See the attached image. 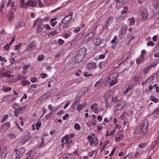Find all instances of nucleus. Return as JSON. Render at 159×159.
<instances>
[{"label":"nucleus","mask_w":159,"mask_h":159,"mask_svg":"<svg viewBox=\"0 0 159 159\" xmlns=\"http://www.w3.org/2000/svg\"><path fill=\"white\" fill-rule=\"evenodd\" d=\"M45 28V30H43L41 34L42 35H46L47 33V31H49L51 30V28L48 24H40L38 27L36 32V33H39L41 32Z\"/></svg>","instance_id":"nucleus-1"},{"label":"nucleus","mask_w":159,"mask_h":159,"mask_svg":"<svg viewBox=\"0 0 159 159\" xmlns=\"http://www.w3.org/2000/svg\"><path fill=\"white\" fill-rule=\"evenodd\" d=\"M112 91L109 90L107 91L104 95V100L105 103V106L107 108L110 107L111 105L110 104V99L111 98L112 95Z\"/></svg>","instance_id":"nucleus-2"},{"label":"nucleus","mask_w":159,"mask_h":159,"mask_svg":"<svg viewBox=\"0 0 159 159\" xmlns=\"http://www.w3.org/2000/svg\"><path fill=\"white\" fill-rule=\"evenodd\" d=\"M117 74L116 73H113L109 75L107 81L109 83L110 86L115 85L117 83Z\"/></svg>","instance_id":"nucleus-3"},{"label":"nucleus","mask_w":159,"mask_h":159,"mask_svg":"<svg viewBox=\"0 0 159 159\" xmlns=\"http://www.w3.org/2000/svg\"><path fill=\"white\" fill-rule=\"evenodd\" d=\"M126 102L125 101L123 100L119 101L114 107L115 111L120 110L126 107Z\"/></svg>","instance_id":"nucleus-4"},{"label":"nucleus","mask_w":159,"mask_h":159,"mask_svg":"<svg viewBox=\"0 0 159 159\" xmlns=\"http://www.w3.org/2000/svg\"><path fill=\"white\" fill-rule=\"evenodd\" d=\"M15 152H16V159H19L21 157L25 152V149L22 147L20 149L17 150L15 149Z\"/></svg>","instance_id":"nucleus-5"},{"label":"nucleus","mask_w":159,"mask_h":159,"mask_svg":"<svg viewBox=\"0 0 159 159\" xmlns=\"http://www.w3.org/2000/svg\"><path fill=\"white\" fill-rule=\"evenodd\" d=\"M87 139L90 145L92 146L94 144V146H96L98 144V141L97 139H93L91 136L89 135L87 137Z\"/></svg>","instance_id":"nucleus-6"},{"label":"nucleus","mask_w":159,"mask_h":159,"mask_svg":"<svg viewBox=\"0 0 159 159\" xmlns=\"http://www.w3.org/2000/svg\"><path fill=\"white\" fill-rule=\"evenodd\" d=\"M148 123L147 120H144L142 124V128L143 133L146 134L148 132Z\"/></svg>","instance_id":"nucleus-7"},{"label":"nucleus","mask_w":159,"mask_h":159,"mask_svg":"<svg viewBox=\"0 0 159 159\" xmlns=\"http://www.w3.org/2000/svg\"><path fill=\"white\" fill-rule=\"evenodd\" d=\"M73 16V13H70L67 15H66L65 18L63 19L61 21V23H67L68 22L70 21L72 18Z\"/></svg>","instance_id":"nucleus-8"},{"label":"nucleus","mask_w":159,"mask_h":159,"mask_svg":"<svg viewBox=\"0 0 159 159\" xmlns=\"http://www.w3.org/2000/svg\"><path fill=\"white\" fill-rule=\"evenodd\" d=\"M35 43L33 42L29 43L25 47V51L26 52H29L31 51L35 47Z\"/></svg>","instance_id":"nucleus-9"},{"label":"nucleus","mask_w":159,"mask_h":159,"mask_svg":"<svg viewBox=\"0 0 159 159\" xmlns=\"http://www.w3.org/2000/svg\"><path fill=\"white\" fill-rule=\"evenodd\" d=\"M37 3V0H29L27 2V8L28 7H35Z\"/></svg>","instance_id":"nucleus-10"},{"label":"nucleus","mask_w":159,"mask_h":159,"mask_svg":"<svg viewBox=\"0 0 159 159\" xmlns=\"http://www.w3.org/2000/svg\"><path fill=\"white\" fill-rule=\"evenodd\" d=\"M124 134L121 132H118L116 135V142H119L124 138Z\"/></svg>","instance_id":"nucleus-11"},{"label":"nucleus","mask_w":159,"mask_h":159,"mask_svg":"<svg viewBox=\"0 0 159 159\" xmlns=\"http://www.w3.org/2000/svg\"><path fill=\"white\" fill-rule=\"evenodd\" d=\"M91 108L92 110L95 113H98L99 111L98 104L96 103L93 104L91 106Z\"/></svg>","instance_id":"nucleus-12"},{"label":"nucleus","mask_w":159,"mask_h":159,"mask_svg":"<svg viewBox=\"0 0 159 159\" xmlns=\"http://www.w3.org/2000/svg\"><path fill=\"white\" fill-rule=\"evenodd\" d=\"M4 98L8 102H12L14 100V98H12L11 95L5 96Z\"/></svg>","instance_id":"nucleus-13"},{"label":"nucleus","mask_w":159,"mask_h":159,"mask_svg":"<svg viewBox=\"0 0 159 159\" xmlns=\"http://www.w3.org/2000/svg\"><path fill=\"white\" fill-rule=\"evenodd\" d=\"M87 67L89 69L92 70L96 68L97 65L94 62H91L88 64Z\"/></svg>","instance_id":"nucleus-14"},{"label":"nucleus","mask_w":159,"mask_h":159,"mask_svg":"<svg viewBox=\"0 0 159 159\" xmlns=\"http://www.w3.org/2000/svg\"><path fill=\"white\" fill-rule=\"evenodd\" d=\"M141 15L144 19H146L148 16V14L147 10L143 9L141 11Z\"/></svg>","instance_id":"nucleus-15"},{"label":"nucleus","mask_w":159,"mask_h":159,"mask_svg":"<svg viewBox=\"0 0 159 159\" xmlns=\"http://www.w3.org/2000/svg\"><path fill=\"white\" fill-rule=\"evenodd\" d=\"M57 20V17L52 19L51 20L50 24L52 26L54 27L56 24H57V22L55 21Z\"/></svg>","instance_id":"nucleus-16"},{"label":"nucleus","mask_w":159,"mask_h":159,"mask_svg":"<svg viewBox=\"0 0 159 159\" xmlns=\"http://www.w3.org/2000/svg\"><path fill=\"white\" fill-rule=\"evenodd\" d=\"M128 23L129 25H133L135 23V20L133 17H132L128 19Z\"/></svg>","instance_id":"nucleus-17"},{"label":"nucleus","mask_w":159,"mask_h":159,"mask_svg":"<svg viewBox=\"0 0 159 159\" xmlns=\"http://www.w3.org/2000/svg\"><path fill=\"white\" fill-rule=\"evenodd\" d=\"M86 49L85 48L83 47L81 48L78 51V52L82 54L84 57L86 53Z\"/></svg>","instance_id":"nucleus-18"},{"label":"nucleus","mask_w":159,"mask_h":159,"mask_svg":"<svg viewBox=\"0 0 159 159\" xmlns=\"http://www.w3.org/2000/svg\"><path fill=\"white\" fill-rule=\"evenodd\" d=\"M86 49L85 48L83 47L81 48L78 51V52L82 54L84 57L86 53Z\"/></svg>","instance_id":"nucleus-19"},{"label":"nucleus","mask_w":159,"mask_h":159,"mask_svg":"<svg viewBox=\"0 0 159 159\" xmlns=\"http://www.w3.org/2000/svg\"><path fill=\"white\" fill-rule=\"evenodd\" d=\"M83 58L80 56L77 53L75 57V61L77 62H80L82 61Z\"/></svg>","instance_id":"nucleus-20"},{"label":"nucleus","mask_w":159,"mask_h":159,"mask_svg":"<svg viewBox=\"0 0 159 159\" xmlns=\"http://www.w3.org/2000/svg\"><path fill=\"white\" fill-rule=\"evenodd\" d=\"M43 20L42 18H39L37 19L34 22V26H37L39 25L40 24H42L41 23L43 22Z\"/></svg>","instance_id":"nucleus-21"},{"label":"nucleus","mask_w":159,"mask_h":159,"mask_svg":"<svg viewBox=\"0 0 159 159\" xmlns=\"http://www.w3.org/2000/svg\"><path fill=\"white\" fill-rule=\"evenodd\" d=\"M101 42V40L99 38H97L94 40L93 43L95 45L98 46L100 45Z\"/></svg>","instance_id":"nucleus-22"},{"label":"nucleus","mask_w":159,"mask_h":159,"mask_svg":"<svg viewBox=\"0 0 159 159\" xmlns=\"http://www.w3.org/2000/svg\"><path fill=\"white\" fill-rule=\"evenodd\" d=\"M12 107L16 110L21 111L22 110V107H20L17 103L14 104L12 105Z\"/></svg>","instance_id":"nucleus-23"},{"label":"nucleus","mask_w":159,"mask_h":159,"mask_svg":"<svg viewBox=\"0 0 159 159\" xmlns=\"http://www.w3.org/2000/svg\"><path fill=\"white\" fill-rule=\"evenodd\" d=\"M64 157L66 159H73V155L70 153H67L64 155Z\"/></svg>","instance_id":"nucleus-24"},{"label":"nucleus","mask_w":159,"mask_h":159,"mask_svg":"<svg viewBox=\"0 0 159 159\" xmlns=\"http://www.w3.org/2000/svg\"><path fill=\"white\" fill-rule=\"evenodd\" d=\"M25 22H20L18 24L17 26L16 27V29L17 30H19L20 28L25 26Z\"/></svg>","instance_id":"nucleus-25"},{"label":"nucleus","mask_w":159,"mask_h":159,"mask_svg":"<svg viewBox=\"0 0 159 159\" xmlns=\"http://www.w3.org/2000/svg\"><path fill=\"white\" fill-rule=\"evenodd\" d=\"M142 131L141 127L138 126L136 127L134 132L135 134H139L141 133Z\"/></svg>","instance_id":"nucleus-26"},{"label":"nucleus","mask_w":159,"mask_h":159,"mask_svg":"<svg viewBox=\"0 0 159 159\" xmlns=\"http://www.w3.org/2000/svg\"><path fill=\"white\" fill-rule=\"evenodd\" d=\"M96 154V150L92 151L89 153V156L92 158H94Z\"/></svg>","instance_id":"nucleus-27"},{"label":"nucleus","mask_w":159,"mask_h":159,"mask_svg":"<svg viewBox=\"0 0 159 159\" xmlns=\"http://www.w3.org/2000/svg\"><path fill=\"white\" fill-rule=\"evenodd\" d=\"M116 131L115 130V129H114L111 130V131L109 133L108 131H107L106 136L107 137L108 136L112 135L114 134Z\"/></svg>","instance_id":"nucleus-28"},{"label":"nucleus","mask_w":159,"mask_h":159,"mask_svg":"<svg viewBox=\"0 0 159 159\" xmlns=\"http://www.w3.org/2000/svg\"><path fill=\"white\" fill-rule=\"evenodd\" d=\"M2 89L3 91L7 92L8 91H11V88L4 86L2 87Z\"/></svg>","instance_id":"nucleus-29"},{"label":"nucleus","mask_w":159,"mask_h":159,"mask_svg":"<svg viewBox=\"0 0 159 159\" xmlns=\"http://www.w3.org/2000/svg\"><path fill=\"white\" fill-rule=\"evenodd\" d=\"M29 139V137L28 136H25L21 140V142L22 143H25L28 141Z\"/></svg>","instance_id":"nucleus-30"},{"label":"nucleus","mask_w":159,"mask_h":159,"mask_svg":"<svg viewBox=\"0 0 159 159\" xmlns=\"http://www.w3.org/2000/svg\"><path fill=\"white\" fill-rule=\"evenodd\" d=\"M127 30V26L126 25H123L121 28L120 31L122 34L126 33Z\"/></svg>","instance_id":"nucleus-31"},{"label":"nucleus","mask_w":159,"mask_h":159,"mask_svg":"<svg viewBox=\"0 0 159 159\" xmlns=\"http://www.w3.org/2000/svg\"><path fill=\"white\" fill-rule=\"evenodd\" d=\"M153 66V65H150L144 69L143 70L144 74H146Z\"/></svg>","instance_id":"nucleus-32"},{"label":"nucleus","mask_w":159,"mask_h":159,"mask_svg":"<svg viewBox=\"0 0 159 159\" xmlns=\"http://www.w3.org/2000/svg\"><path fill=\"white\" fill-rule=\"evenodd\" d=\"M24 1L25 0H20V6L21 7H24L25 8H27V2L25 4Z\"/></svg>","instance_id":"nucleus-33"},{"label":"nucleus","mask_w":159,"mask_h":159,"mask_svg":"<svg viewBox=\"0 0 159 159\" xmlns=\"http://www.w3.org/2000/svg\"><path fill=\"white\" fill-rule=\"evenodd\" d=\"M144 58V57H143V56H140V57L139 58L137 59L136 60V61L137 64L138 65L141 62H142L143 61Z\"/></svg>","instance_id":"nucleus-34"},{"label":"nucleus","mask_w":159,"mask_h":159,"mask_svg":"<svg viewBox=\"0 0 159 159\" xmlns=\"http://www.w3.org/2000/svg\"><path fill=\"white\" fill-rule=\"evenodd\" d=\"M45 57L43 55L41 54L38 56L37 58V60L39 61H42L44 58Z\"/></svg>","instance_id":"nucleus-35"},{"label":"nucleus","mask_w":159,"mask_h":159,"mask_svg":"<svg viewBox=\"0 0 159 159\" xmlns=\"http://www.w3.org/2000/svg\"><path fill=\"white\" fill-rule=\"evenodd\" d=\"M132 88V85H130L126 89V90H125L124 92V94L125 95Z\"/></svg>","instance_id":"nucleus-36"},{"label":"nucleus","mask_w":159,"mask_h":159,"mask_svg":"<svg viewBox=\"0 0 159 159\" xmlns=\"http://www.w3.org/2000/svg\"><path fill=\"white\" fill-rule=\"evenodd\" d=\"M151 101L155 103H157L158 102V99L157 98H156L154 96H151Z\"/></svg>","instance_id":"nucleus-37"},{"label":"nucleus","mask_w":159,"mask_h":159,"mask_svg":"<svg viewBox=\"0 0 159 159\" xmlns=\"http://www.w3.org/2000/svg\"><path fill=\"white\" fill-rule=\"evenodd\" d=\"M10 126V124L9 122L6 123L3 126V127L5 130L7 129Z\"/></svg>","instance_id":"nucleus-38"},{"label":"nucleus","mask_w":159,"mask_h":159,"mask_svg":"<svg viewBox=\"0 0 159 159\" xmlns=\"http://www.w3.org/2000/svg\"><path fill=\"white\" fill-rule=\"evenodd\" d=\"M83 106L82 104L79 103L77 106V110L80 111L83 108Z\"/></svg>","instance_id":"nucleus-39"},{"label":"nucleus","mask_w":159,"mask_h":159,"mask_svg":"<svg viewBox=\"0 0 159 159\" xmlns=\"http://www.w3.org/2000/svg\"><path fill=\"white\" fill-rule=\"evenodd\" d=\"M57 33V31L56 30H55L54 31H53L52 32H51L49 33L48 34V35L49 36H53L55 35H56Z\"/></svg>","instance_id":"nucleus-40"},{"label":"nucleus","mask_w":159,"mask_h":159,"mask_svg":"<svg viewBox=\"0 0 159 159\" xmlns=\"http://www.w3.org/2000/svg\"><path fill=\"white\" fill-rule=\"evenodd\" d=\"M74 128L75 129L79 130L80 127L78 123H75L74 125Z\"/></svg>","instance_id":"nucleus-41"},{"label":"nucleus","mask_w":159,"mask_h":159,"mask_svg":"<svg viewBox=\"0 0 159 159\" xmlns=\"http://www.w3.org/2000/svg\"><path fill=\"white\" fill-rule=\"evenodd\" d=\"M30 82L29 81L27 80H25L22 81V84L23 86H25L27 84H30Z\"/></svg>","instance_id":"nucleus-42"},{"label":"nucleus","mask_w":159,"mask_h":159,"mask_svg":"<svg viewBox=\"0 0 159 159\" xmlns=\"http://www.w3.org/2000/svg\"><path fill=\"white\" fill-rule=\"evenodd\" d=\"M83 80V78L82 77H80L78 79H77L75 80V82L77 83H81Z\"/></svg>","instance_id":"nucleus-43"},{"label":"nucleus","mask_w":159,"mask_h":159,"mask_svg":"<svg viewBox=\"0 0 159 159\" xmlns=\"http://www.w3.org/2000/svg\"><path fill=\"white\" fill-rule=\"evenodd\" d=\"M41 140L42 141V143L39 146V148H41L42 147L44 143V139L43 138H42L41 139Z\"/></svg>","instance_id":"nucleus-44"},{"label":"nucleus","mask_w":159,"mask_h":159,"mask_svg":"<svg viewBox=\"0 0 159 159\" xmlns=\"http://www.w3.org/2000/svg\"><path fill=\"white\" fill-rule=\"evenodd\" d=\"M147 145L146 143H140L139 144V147L140 148H144Z\"/></svg>","instance_id":"nucleus-45"},{"label":"nucleus","mask_w":159,"mask_h":159,"mask_svg":"<svg viewBox=\"0 0 159 159\" xmlns=\"http://www.w3.org/2000/svg\"><path fill=\"white\" fill-rule=\"evenodd\" d=\"M80 30V27L79 26H78L76 27L75 29H74L73 30V31L75 33H76L79 32Z\"/></svg>","instance_id":"nucleus-46"},{"label":"nucleus","mask_w":159,"mask_h":159,"mask_svg":"<svg viewBox=\"0 0 159 159\" xmlns=\"http://www.w3.org/2000/svg\"><path fill=\"white\" fill-rule=\"evenodd\" d=\"M111 102H112L113 103L115 104L116 103V101H117V99L116 98V97H111Z\"/></svg>","instance_id":"nucleus-47"},{"label":"nucleus","mask_w":159,"mask_h":159,"mask_svg":"<svg viewBox=\"0 0 159 159\" xmlns=\"http://www.w3.org/2000/svg\"><path fill=\"white\" fill-rule=\"evenodd\" d=\"M117 38V37L116 36H115L114 38L111 40V43H117V42H116Z\"/></svg>","instance_id":"nucleus-48"},{"label":"nucleus","mask_w":159,"mask_h":159,"mask_svg":"<svg viewBox=\"0 0 159 159\" xmlns=\"http://www.w3.org/2000/svg\"><path fill=\"white\" fill-rule=\"evenodd\" d=\"M8 116L7 115H5L4 116L3 119L1 120V122H4L8 118Z\"/></svg>","instance_id":"nucleus-49"},{"label":"nucleus","mask_w":159,"mask_h":159,"mask_svg":"<svg viewBox=\"0 0 159 159\" xmlns=\"http://www.w3.org/2000/svg\"><path fill=\"white\" fill-rule=\"evenodd\" d=\"M147 44L148 46H154L155 45L154 43L153 42L151 41H150L148 42Z\"/></svg>","instance_id":"nucleus-50"},{"label":"nucleus","mask_w":159,"mask_h":159,"mask_svg":"<svg viewBox=\"0 0 159 159\" xmlns=\"http://www.w3.org/2000/svg\"><path fill=\"white\" fill-rule=\"evenodd\" d=\"M30 65H25L23 67V69L24 70H26L30 68Z\"/></svg>","instance_id":"nucleus-51"},{"label":"nucleus","mask_w":159,"mask_h":159,"mask_svg":"<svg viewBox=\"0 0 159 159\" xmlns=\"http://www.w3.org/2000/svg\"><path fill=\"white\" fill-rule=\"evenodd\" d=\"M8 2L7 3V6H11V7H13L14 6V2H11V1H8Z\"/></svg>","instance_id":"nucleus-52"},{"label":"nucleus","mask_w":159,"mask_h":159,"mask_svg":"<svg viewBox=\"0 0 159 159\" xmlns=\"http://www.w3.org/2000/svg\"><path fill=\"white\" fill-rule=\"evenodd\" d=\"M41 125V123L40 122H38L36 125V126L37 130H39V127Z\"/></svg>","instance_id":"nucleus-53"},{"label":"nucleus","mask_w":159,"mask_h":159,"mask_svg":"<svg viewBox=\"0 0 159 159\" xmlns=\"http://www.w3.org/2000/svg\"><path fill=\"white\" fill-rule=\"evenodd\" d=\"M48 106V107L49 109V110H50L52 111L51 112H50V113L49 114V115H50L52 113L53 111H52L53 107L52 106L51 104L49 105Z\"/></svg>","instance_id":"nucleus-54"},{"label":"nucleus","mask_w":159,"mask_h":159,"mask_svg":"<svg viewBox=\"0 0 159 159\" xmlns=\"http://www.w3.org/2000/svg\"><path fill=\"white\" fill-rule=\"evenodd\" d=\"M93 75L92 74H88L87 72H84V76L86 77L90 76H91Z\"/></svg>","instance_id":"nucleus-55"},{"label":"nucleus","mask_w":159,"mask_h":159,"mask_svg":"<svg viewBox=\"0 0 159 159\" xmlns=\"http://www.w3.org/2000/svg\"><path fill=\"white\" fill-rule=\"evenodd\" d=\"M10 45H9V44L8 43H7L6 45L4 46V48L5 50H8L9 48V47Z\"/></svg>","instance_id":"nucleus-56"},{"label":"nucleus","mask_w":159,"mask_h":159,"mask_svg":"<svg viewBox=\"0 0 159 159\" xmlns=\"http://www.w3.org/2000/svg\"><path fill=\"white\" fill-rule=\"evenodd\" d=\"M7 156V154L6 153L4 152L2 154L1 158L2 159H5Z\"/></svg>","instance_id":"nucleus-57"},{"label":"nucleus","mask_w":159,"mask_h":159,"mask_svg":"<svg viewBox=\"0 0 159 159\" xmlns=\"http://www.w3.org/2000/svg\"><path fill=\"white\" fill-rule=\"evenodd\" d=\"M37 78L35 77H33L31 78L30 81L32 83H35L37 81Z\"/></svg>","instance_id":"nucleus-58"},{"label":"nucleus","mask_w":159,"mask_h":159,"mask_svg":"<svg viewBox=\"0 0 159 159\" xmlns=\"http://www.w3.org/2000/svg\"><path fill=\"white\" fill-rule=\"evenodd\" d=\"M69 115L68 114H66L62 117V119L63 120H65L69 117Z\"/></svg>","instance_id":"nucleus-59"},{"label":"nucleus","mask_w":159,"mask_h":159,"mask_svg":"<svg viewBox=\"0 0 159 159\" xmlns=\"http://www.w3.org/2000/svg\"><path fill=\"white\" fill-rule=\"evenodd\" d=\"M105 55L104 54H101L98 56V58L99 59H102L105 58Z\"/></svg>","instance_id":"nucleus-60"},{"label":"nucleus","mask_w":159,"mask_h":159,"mask_svg":"<svg viewBox=\"0 0 159 159\" xmlns=\"http://www.w3.org/2000/svg\"><path fill=\"white\" fill-rule=\"evenodd\" d=\"M101 84V82L99 81H97L95 83V85H94V87H98L99 86H100V85Z\"/></svg>","instance_id":"nucleus-61"},{"label":"nucleus","mask_w":159,"mask_h":159,"mask_svg":"<svg viewBox=\"0 0 159 159\" xmlns=\"http://www.w3.org/2000/svg\"><path fill=\"white\" fill-rule=\"evenodd\" d=\"M146 51L145 50H142L141 52V57H142L143 56V57H144V55L146 54Z\"/></svg>","instance_id":"nucleus-62"},{"label":"nucleus","mask_w":159,"mask_h":159,"mask_svg":"<svg viewBox=\"0 0 159 159\" xmlns=\"http://www.w3.org/2000/svg\"><path fill=\"white\" fill-rule=\"evenodd\" d=\"M10 62L11 65L13 64L15 62V59L14 58H12L10 59Z\"/></svg>","instance_id":"nucleus-63"},{"label":"nucleus","mask_w":159,"mask_h":159,"mask_svg":"<svg viewBox=\"0 0 159 159\" xmlns=\"http://www.w3.org/2000/svg\"><path fill=\"white\" fill-rule=\"evenodd\" d=\"M64 24V25L63 26V28H67L69 26V25L68 23H63Z\"/></svg>","instance_id":"nucleus-64"}]
</instances>
